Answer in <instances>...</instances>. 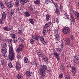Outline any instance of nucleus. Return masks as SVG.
<instances>
[{"label": "nucleus", "mask_w": 79, "mask_h": 79, "mask_svg": "<svg viewBox=\"0 0 79 79\" xmlns=\"http://www.w3.org/2000/svg\"><path fill=\"white\" fill-rule=\"evenodd\" d=\"M9 47V61H12L14 60V55L15 53L13 51V48L12 47L11 44Z\"/></svg>", "instance_id": "1"}, {"label": "nucleus", "mask_w": 79, "mask_h": 79, "mask_svg": "<svg viewBox=\"0 0 79 79\" xmlns=\"http://www.w3.org/2000/svg\"><path fill=\"white\" fill-rule=\"evenodd\" d=\"M46 69H47V66L45 65H44L41 67L40 71V73L42 77H44L45 76V71L46 70Z\"/></svg>", "instance_id": "2"}, {"label": "nucleus", "mask_w": 79, "mask_h": 79, "mask_svg": "<svg viewBox=\"0 0 79 79\" xmlns=\"http://www.w3.org/2000/svg\"><path fill=\"white\" fill-rule=\"evenodd\" d=\"M1 52L3 53L1 57H6V56L5 55V54L6 52H7V49L6 48L3 47L1 49Z\"/></svg>", "instance_id": "3"}, {"label": "nucleus", "mask_w": 79, "mask_h": 79, "mask_svg": "<svg viewBox=\"0 0 79 79\" xmlns=\"http://www.w3.org/2000/svg\"><path fill=\"white\" fill-rule=\"evenodd\" d=\"M62 32L64 34H68L69 32V29L68 27H64L63 29Z\"/></svg>", "instance_id": "4"}, {"label": "nucleus", "mask_w": 79, "mask_h": 79, "mask_svg": "<svg viewBox=\"0 0 79 79\" xmlns=\"http://www.w3.org/2000/svg\"><path fill=\"white\" fill-rule=\"evenodd\" d=\"M13 5H14L13 2L10 1L8 2L7 4L6 5L7 7L8 8H12V7L13 6Z\"/></svg>", "instance_id": "5"}, {"label": "nucleus", "mask_w": 79, "mask_h": 79, "mask_svg": "<svg viewBox=\"0 0 79 79\" xmlns=\"http://www.w3.org/2000/svg\"><path fill=\"white\" fill-rule=\"evenodd\" d=\"M15 68L16 70H19L20 68H21V64H19V62H17L16 63Z\"/></svg>", "instance_id": "6"}, {"label": "nucleus", "mask_w": 79, "mask_h": 79, "mask_svg": "<svg viewBox=\"0 0 79 79\" xmlns=\"http://www.w3.org/2000/svg\"><path fill=\"white\" fill-rule=\"evenodd\" d=\"M40 39L43 44H44V45H46L47 44V42L45 41V40H44V38L43 36H40Z\"/></svg>", "instance_id": "7"}, {"label": "nucleus", "mask_w": 79, "mask_h": 79, "mask_svg": "<svg viewBox=\"0 0 79 79\" xmlns=\"http://www.w3.org/2000/svg\"><path fill=\"white\" fill-rule=\"evenodd\" d=\"M51 25V23L50 22H48V23H46L44 26V28L45 29H47Z\"/></svg>", "instance_id": "8"}, {"label": "nucleus", "mask_w": 79, "mask_h": 79, "mask_svg": "<svg viewBox=\"0 0 79 79\" xmlns=\"http://www.w3.org/2000/svg\"><path fill=\"white\" fill-rule=\"evenodd\" d=\"M55 39L56 41H58L59 40V39H60V36L58 34H56Z\"/></svg>", "instance_id": "9"}, {"label": "nucleus", "mask_w": 79, "mask_h": 79, "mask_svg": "<svg viewBox=\"0 0 79 79\" xmlns=\"http://www.w3.org/2000/svg\"><path fill=\"white\" fill-rule=\"evenodd\" d=\"M32 38L36 40H37V41H39V38H40V37L38 35H32Z\"/></svg>", "instance_id": "10"}, {"label": "nucleus", "mask_w": 79, "mask_h": 79, "mask_svg": "<svg viewBox=\"0 0 79 79\" xmlns=\"http://www.w3.org/2000/svg\"><path fill=\"white\" fill-rule=\"evenodd\" d=\"M42 59L43 60H44V61H45V62H46V63H47V62H48V59L47 56H46L44 55Z\"/></svg>", "instance_id": "11"}, {"label": "nucleus", "mask_w": 79, "mask_h": 79, "mask_svg": "<svg viewBox=\"0 0 79 79\" xmlns=\"http://www.w3.org/2000/svg\"><path fill=\"white\" fill-rule=\"evenodd\" d=\"M37 55H38V56L40 57H43L44 55V53L41 52H37Z\"/></svg>", "instance_id": "12"}, {"label": "nucleus", "mask_w": 79, "mask_h": 79, "mask_svg": "<svg viewBox=\"0 0 79 79\" xmlns=\"http://www.w3.org/2000/svg\"><path fill=\"white\" fill-rule=\"evenodd\" d=\"M10 35L11 38L14 39H16V35L15 34L13 33H11L10 34Z\"/></svg>", "instance_id": "13"}, {"label": "nucleus", "mask_w": 79, "mask_h": 79, "mask_svg": "<svg viewBox=\"0 0 79 79\" xmlns=\"http://www.w3.org/2000/svg\"><path fill=\"white\" fill-rule=\"evenodd\" d=\"M27 2H28V0H22V1H21V2L20 3H21L22 5H24V3H27Z\"/></svg>", "instance_id": "14"}, {"label": "nucleus", "mask_w": 79, "mask_h": 79, "mask_svg": "<svg viewBox=\"0 0 79 79\" xmlns=\"http://www.w3.org/2000/svg\"><path fill=\"white\" fill-rule=\"evenodd\" d=\"M0 6H1V8L2 10H4L5 9V6L3 5V3L2 2H0Z\"/></svg>", "instance_id": "15"}, {"label": "nucleus", "mask_w": 79, "mask_h": 79, "mask_svg": "<svg viewBox=\"0 0 79 79\" xmlns=\"http://www.w3.org/2000/svg\"><path fill=\"white\" fill-rule=\"evenodd\" d=\"M70 17L73 23H75V19H74V16H73V15H70Z\"/></svg>", "instance_id": "16"}, {"label": "nucleus", "mask_w": 79, "mask_h": 79, "mask_svg": "<svg viewBox=\"0 0 79 79\" xmlns=\"http://www.w3.org/2000/svg\"><path fill=\"white\" fill-rule=\"evenodd\" d=\"M72 69L73 74H75V73H76V69L75 67H73Z\"/></svg>", "instance_id": "17"}, {"label": "nucleus", "mask_w": 79, "mask_h": 79, "mask_svg": "<svg viewBox=\"0 0 79 79\" xmlns=\"http://www.w3.org/2000/svg\"><path fill=\"white\" fill-rule=\"evenodd\" d=\"M26 74L27 76H31V75H32V73H31L29 71H27Z\"/></svg>", "instance_id": "18"}, {"label": "nucleus", "mask_w": 79, "mask_h": 79, "mask_svg": "<svg viewBox=\"0 0 79 79\" xmlns=\"http://www.w3.org/2000/svg\"><path fill=\"white\" fill-rule=\"evenodd\" d=\"M19 47L20 49L23 50V48H24V45L22 44H19Z\"/></svg>", "instance_id": "19"}, {"label": "nucleus", "mask_w": 79, "mask_h": 79, "mask_svg": "<svg viewBox=\"0 0 79 79\" xmlns=\"http://www.w3.org/2000/svg\"><path fill=\"white\" fill-rule=\"evenodd\" d=\"M76 61L77 62L76 64H78L79 61V56L77 55L76 56Z\"/></svg>", "instance_id": "20"}, {"label": "nucleus", "mask_w": 79, "mask_h": 79, "mask_svg": "<svg viewBox=\"0 0 79 79\" xmlns=\"http://www.w3.org/2000/svg\"><path fill=\"white\" fill-rule=\"evenodd\" d=\"M15 7H18L19 6V1L18 0H16L15 2Z\"/></svg>", "instance_id": "21"}, {"label": "nucleus", "mask_w": 79, "mask_h": 79, "mask_svg": "<svg viewBox=\"0 0 79 79\" xmlns=\"http://www.w3.org/2000/svg\"><path fill=\"white\" fill-rule=\"evenodd\" d=\"M24 14L27 17H29L30 16V14L28 12H25L24 13Z\"/></svg>", "instance_id": "22"}, {"label": "nucleus", "mask_w": 79, "mask_h": 79, "mask_svg": "<svg viewBox=\"0 0 79 79\" xmlns=\"http://www.w3.org/2000/svg\"><path fill=\"white\" fill-rule=\"evenodd\" d=\"M75 15L77 19L79 21V13L77 12L75 13Z\"/></svg>", "instance_id": "23"}, {"label": "nucleus", "mask_w": 79, "mask_h": 79, "mask_svg": "<svg viewBox=\"0 0 79 79\" xmlns=\"http://www.w3.org/2000/svg\"><path fill=\"white\" fill-rule=\"evenodd\" d=\"M35 4H37V5H40V0H37L35 1L34 2Z\"/></svg>", "instance_id": "24"}, {"label": "nucleus", "mask_w": 79, "mask_h": 79, "mask_svg": "<svg viewBox=\"0 0 79 79\" xmlns=\"http://www.w3.org/2000/svg\"><path fill=\"white\" fill-rule=\"evenodd\" d=\"M17 77L18 79H22L23 78V77L20 74H17Z\"/></svg>", "instance_id": "25"}, {"label": "nucleus", "mask_w": 79, "mask_h": 79, "mask_svg": "<svg viewBox=\"0 0 79 79\" xmlns=\"http://www.w3.org/2000/svg\"><path fill=\"white\" fill-rule=\"evenodd\" d=\"M24 61L25 63H29V60H28V59L27 57L24 58Z\"/></svg>", "instance_id": "26"}, {"label": "nucleus", "mask_w": 79, "mask_h": 79, "mask_svg": "<svg viewBox=\"0 0 79 79\" xmlns=\"http://www.w3.org/2000/svg\"><path fill=\"white\" fill-rule=\"evenodd\" d=\"M53 55L54 56H55L56 58L59 56V54H58V53H57L56 52H54L53 53Z\"/></svg>", "instance_id": "27"}, {"label": "nucleus", "mask_w": 79, "mask_h": 79, "mask_svg": "<svg viewBox=\"0 0 79 79\" xmlns=\"http://www.w3.org/2000/svg\"><path fill=\"white\" fill-rule=\"evenodd\" d=\"M66 44L67 45H69L70 44V40L69 38H67V40L66 41Z\"/></svg>", "instance_id": "28"}, {"label": "nucleus", "mask_w": 79, "mask_h": 79, "mask_svg": "<svg viewBox=\"0 0 79 79\" xmlns=\"http://www.w3.org/2000/svg\"><path fill=\"white\" fill-rule=\"evenodd\" d=\"M4 29L5 31H10V30H11V28H10L9 29L7 27H5L4 28Z\"/></svg>", "instance_id": "29"}, {"label": "nucleus", "mask_w": 79, "mask_h": 79, "mask_svg": "<svg viewBox=\"0 0 79 79\" xmlns=\"http://www.w3.org/2000/svg\"><path fill=\"white\" fill-rule=\"evenodd\" d=\"M6 15L5 12H3L2 13V19H5V18H6Z\"/></svg>", "instance_id": "30"}, {"label": "nucleus", "mask_w": 79, "mask_h": 79, "mask_svg": "<svg viewBox=\"0 0 79 79\" xmlns=\"http://www.w3.org/2000/svg\"><path fill=\"white\" fill-rule=\"evenodd\" d=\"M4 19H3V18H2L0 19V24H2L4 23V20H3Z\"/></svg>", "instance_id": "31"}, {"label": "nucleus", "mask_w": 79, "mask_h": 79, "mask_svg": "<svg viewBox=\"0 0 79 79\" xmlns=\"http://www.w3.org/2000/svg\"><path fill=\"white\" fill-rule=\"evenodd\" d=\"M50 18V15L48 14H47L46 15V21H48Z\"/></svg>", "instance_id": "32"}, {"label": "nucleus", "mask_w": 79, "mask_h": 79, "mask_svg": "<svg viewBox=\"0 0 79 79\" xmlns=\"http://www.w3.org/2000/svg\"><path fill=\"white\" fill-rule=\"evenodd\" d=\"M29 21L30 22V23L32 24H34V21L32 19H29Z\"/></svg>", "instance_id": "33"}, {"label": "nucleus", "mask_w": 79, "mask_h": 79, "mask_svg": "<svg viewBox=\"0 0 79 79\" xmlns=\"http://www.w3.org/2000/svg\"><path fill=\"white\" fill-rule=\"evenodd\" d=\"M12 42V39H10L9 40V43H10L9 44V46L10 47L11 45L12 47H13V46H12V44H11Z\"/></svg>", "instance_id": "34"}, {"label": "nucleus", "mask_w": 79, "mask_h": 79, "mask_svg": "<svg viewBox=\"0 0 79 79\" xmlns=\"http://www.w3.org/2000/svg\"><path fill=\"white\" fill-rule=\"evenodd\" d=\"M57 50L58 52H59L60 53L62 52L61 48H57Z\"/></svg>", "instance_id": "35"}, {"label": "nucleus", "mask_w": 79, "mask_h": 79, "mask_svg": "<svg viewBox=\"0 0 79 79\" xmlns=\"http://www.w3.org/2000/svg\"><path fill=\"white\" fill-rule=\"evenodd\" d=\"M14 10H11V12H10V15L11 16H13V14H14Z\"/></svg>", "instance_id": "36"}, {"label": "nucleus", "mask_w": 79, "mask_h": 79, "mask_svg": "<svg viewBox=\"0 0 79 79\" xmlns=\"http://www.w3.org/2000/svg\"><path fill=\"white\" fill-rule=\"evenodd\" d=\"M21 51H22V50L20 49L19 48L17 49L16 51L18 53H19Z\"/></svg>", "instance_id": "37"}, {"label": "nucleus", "mask_w": 79, "mask_h": 79, "mask_svg": "<svg viewBox=\"0 0 79 79\" xmlns=\"http://www.w3.org/2000/svg\"><path fill=\"white\" fill-rule=\"evenodd\" d=\"M45 32H46V30H45V29H44L43 30V33L44 36H45Z\"/></svg>", "instance_id": "38"}, {"label": "nucleus", "mask_w": 79, "mask_h": 79, "mask_svg": "<svg viewBox=\"0 0 79 79\" xmlns=\"http://www.w3.org/2000/svg\"><path fill=\"white\" fill-rule=\"evenodd\" d=\"M65 79H71V78H70V77H69V76L67 75L65 76Z\"/></svg>", "instance_id": "39"}, {"label": "nucleus", "mask_w": 79, "mask_h": 79, "mask_svg": "<svg viewBox=\"0 0 79 79\" xmlns=\"http://www.w3.org/2000/svg\"><path fill=\"white\" fill-rule=\"evenodd\" d=\"M2 66H5V61H2Z\"/></svg>", "instance_id": "40"}, {"label": "nucleus", "mask_w": 79, "mask_h": 79, "mask_svg": "<svg viewBox=\"0 0 79 79\" xmlns=\"http://www.w3.org/2000/svg\"><path fill=\"white\" fill-rule=\"evenodd\" d=\"M50 2H51L50 0H46V3L47 4H48V3H49Z\"/></svg>", "instance_id": "41"}, {"label": "nucleus", "mask_w": 79, "mask_h": 79, "mask_svg": "<svg viewBox=\"0 0 79 79\" xmlns=\"http://www.w3.org/2000/svg\"><path fill=\"white\" fill-rule=\"evenodd\" d=\"M18 32L19 34H21L22 33H23V31L21 30H19L18 31Z\"/></svg>", "instance_id": "42"}, {"label": "nucleus", "mask_w": 79, "mask_h": 79, "mask_svg": "<svg viewBox=\"0 0 79 79\" xmlns=\"http://www.w3.org/2000/svg\"><path fill=\"white\" fill-rule=\"evenodd\" d=\"M8 66L9 68H11L13 67V65H12V64L11 63H9Z\"/></svg>", "instance_id": "43"}, {"label": "nucleus", "mask_w": 79, "mask_h": 79, "mask_svg": "<svg viewBox=\"0 0 79 79\" xmlns=\"http://www.w3.org/2000/svg\"><path fill=\"white\" fill-rule=\"evenodd\" d=\"M30 42H31V44H34V40L33 39H31V40H30Z\"/></svg>", "instance_id": "44"}, {"label": "nucleus", "mask_w": 79, "mask_h": 79, "mask_svg": "<svg viewBox=\"0 0 79 79\" xmlns=\"http://www.w3.org/2000/svg\"><path fill=\"white\" fill-rule=\"evenodd\" d=\"M63 76V74L61 73L59 75V77L60 78H62Z\"/></svg>", "instance_id": "45"}, {"label": "nucleus", "mask_w": 79, "mask_h": 79, "mask_svg": "<svg viewBox=\"0 0 79 79\" xmlns=\"http://www.w3.org/2000/svg\"><path fill=\"white\" fill-rule=\"evenodd\" d=\"M61 69H62V70H64V66L63 65H61Z\"/></svg>", "instance_id": "46"}, {"label": "nucleus", "mask_w": 79, "mask_h": 79, "mask_svg": "<svg viewBox=\"0 0 79 79\" xmlns=\"http://www.w3.org/2000/svg\"><path fill=\"white\" fill-rule=\"evenodd\" d=\"M58 32V30H56L54 31V34H56Z\"/></svg>", "instance_id": "47"}, {"label": "nucleus", "mask_w": 79, "mask_h": 79, "mask_svg": "<svg viewBox=\"0 0 79 79\" xmlns=\"http://www.w3.org/2000/svg\"><path fill=\"white\" fill-rule=\"evenodd\" d=\"M67 68H71L72 66H71V64H69L67 66Z\"/></svg>", "instance_id": "48"}, {"label": "nucleus", "mask_w": 79, "mask_h": 79, "mask_svg": "<svg viewBox=\"0 0 79 79\" xmlns=\"http://www.w3.org/2000/svg\"><path fill=\"white\" fill-rule=\"evenodd\" d=\"M6 43H5L3 45V47H4V48H6Z\"/></svg>", "instance_id": "49"}, {"label": "nucleus", "mask_w": 79, "mask_h": 79, "mask_svg": "<svg viewBox=\"0 0 79 79\" xmlns=\"http://www.w3.org/2000/svg\"><path fill=\"white\" fill-rule=\"evenodd\" d=\"M59 13V10H58V9H57L56 10V14H58Z\"/></svg>", "instance_id": "50"}, {"label": "nucleus", "mask_w": 79, "mask_h": 79, "mask_svg": "<svg viewBox=\"0 0 79 79\" xmlns=\"http://www.w3.org/2000/svg\"><path fill=\"white\" fill-rule=\"evenodd\" d=\"M18 40H19L20 42H23V40H21V38H19Z\"/></svg>", "instance_id": "51"}, {"label": "nucleus", "mask_w": 79, "mask_h": 79, "mask_svg": "<svg viewBox=\"0 0 79 79\" xmlns=\"http://www.w3.org/2000/svg\"><path fill=\"white\" fill-rule=\"evenodd\" d=\"M14 42L15 44H16L17 43V40H15V39H14Z\"/></svg>", "instance_id": "52"}, {"label": "nucleus", "mask_w": 79, "mask_h": 79, "mask_svg": "<svg viewBox=\"0 0 79 79\" xmlns=\"http://www.w3.org/2000/svg\"><path fill=\"white\" fill-rule=\"evenodd\" d=\"M30 10H31V11H33V10H33V8H32V7L31 6H30Z\"/></svg>", "instance_id": "53"}, {"label": "nucleus", "mask_w": 79, "mask_h": 79, "mask_svg": "<svg viewBox=\"0 0 79 79\" xmlns=\"http://www.w3.org/2000/svg\"><path fill=\"white\" fill-rule=\"evenodd\" d=\"M35 64H36V66H39V62H36Z\"/></svg>", "instance_id": "54"}, {"label": "nucleus", "mask_w": 79, "mask_h": 79, "mask_svg": "<svg viewBox=\"0 0 79 79\" xmlns=\"http://www.w3.org/2000/svg\"><path fill=\"white\" fill-rule=\"evenodd\" d=\"M16 7L15 8L17 11H19V6H18V7Z\"/></svg>", "instance_id": "55"}, {"label": "nucleus", "mask_w": 79, "mask_h": 79, "mask_svg": "<svg viewBox=\"0 0 79 79\" xmlns=\"http://www.w3.org/2000/svg\"><path fill=\"white\" fill-rule=\"evenodd\" d=\"M52 23H55L56 22V20L55 19H52Z\"/></svg>", "instance_id": "56"}, {"label": "nucleus", "mask_w": 79, "mask_h": 79, "mask_svg": "<svg viewBox=\"0 0 79 79\" xmlns=\"http://www.w3.org/2000/svg\"><path fill=\"white\" fill-rule=\"evenodd\" d=\"M57 59V60L58 61H60V57H59V56H58V57H56Z\"/></svg>", "instance_id": "57"}, {"label": "nucleus", "mask_w": 79, "mask_h": 79, "mask_svg": "<svg viewBox=\"0 0 79 79\" xmlns=\"http://www.w3.org/2000/svg\"><path fill=\"white\" fill-rule=\"evenodd\" d=\"M64 45V44H63V43L61 44L60 45L61 48H63Z\"/></svg>", "instance_id": "58"}, {"label": "nucleus", "mask_w": 79, "mask_h": 79, "mask_svg": "<svg viewBox=\"0 0 79 79\" xmlns=\"http://www.w3.org/2000/svg\"><path fill=\"white\" fill-rule=\"evenodd\" d=\"M73 38H74V37H73V35H71L70 36V39H71L72 40L73 39Z\"/></svg>", "instance_id": "59"}, {"label": "nucleus", "mask_w": 79, "mask_h": 79, "mask_svg": "<svg viewBox=\"0 0 79 79\" xmlns=\"http://www.w3.org/2000/svg\"><path fill=\"white\" fill-rule=\"evenodd\" d=\"M50 1H51V2H52V3H53L55 5V3H54V2L53 1V0H50Z\"/></svg>", "instance_id": "60"}, {"label": "nucleus", "mask_w": 79, "mask_h": 79, "mask_svg": "<svg viewBox=\"0 0 79 79\" xmlns=\"http://www.w3.org/2000/svg\"><path fill=\"white\" fill-rule=\"evenodd\" d=\"M77 5L79 7V1H78V3H77Z\"/></svg>", "instance_id": "61"}, {"label": "nucleus", "mask_w": 79, "mask_h": 79, "mask_svg": "<svg viewBox=\"0 0 79 79\" xmlns=\"http://www.w3.org/2000/svg\"><path fill=\"white\" fill-rule=\"evenodd\" d=\"M60 9H61V10H63L62 9V8H63V6H60Z\"/></svg>", "instance_id": "62"}, {"label": "nucleus", "mask_w": 79, "mask_h": 79, "mask_svg": "<svg viewBox=\"0 0 79 79\" xmlns=\"http://www.w3.org/2000/svg\"><path fill=\"white\" fill-rule=\"evenodd\" d=\"M39 60H40V61H42V58H39Z\"/></svg>", "instance_id": "63"}, {"label": "nucleus", "mask_w": 79, "mask_h": 79, "mask_svg": "<svg viewBox=\"0 0 79 79\" xmlns=\"http://www.w3.org/2000/svg\"><path fill=\"white\" fill-rule=\"evenodd\" d=\"M49 56L50 58H51L52 57V54H50L49 55Z\"/></svg>", "instance_id": "64"}]
</instances>
